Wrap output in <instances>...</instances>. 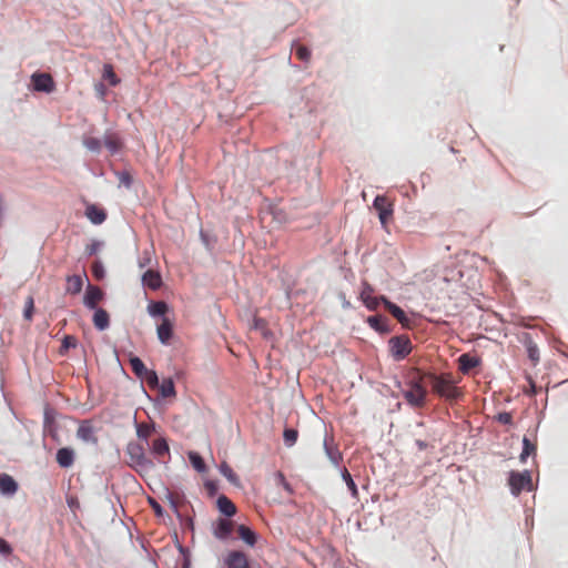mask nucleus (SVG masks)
<instances>
[{
  "label": "nucleus",
  "instance_id": "nucleus-1",
  "mask_svg": "<svg viewBox=\"0 0 568 568\" xmlns=\"http://www.w3.org/2000/svg\"><path fill=\"white\" fill-rule=\"evenodd\" d=\"M425 376L430 383L433 392L446 400L454 402L463 395L462 390L455 386L450 374L436 375L434 373H425Z\"/></svg>",
  "mask_w": 568,
  "mask_h": 568
},
{
  "label": "nucleus",
  "instance_id": "nucleus-2",
  "mask_svg": "<svg viewBox=\"0 0 568 568\" xmlns=\"http://www.w3.org/2000/svg\"><path fill=\"white\" fill-rule=\"evenodd\" d=\"M426 379L425 373L420 374L417 372V375L410 378L408 389L404 392V398L413 407H423L426 404Z\"/></svg>",
  "mask_w": 568,
  "mask_h": 568
},
{
  "label": "nucleus",
  "instance_id": "nucleus-3",
  "mask_svg": "<svg viewBox=\"0 0 568 568\" xmlns=\"http://www.w3.org/2000/svg\"><path fill=\"white\" fill-rule=\"evenodd\" d=\"M144 381L152 392L155 393V396L159 398H168L175 396V387L174 383L171 378L159 379L156 373L154 371H149L144 366Z\"/></svg>",
  "mask_w": 568,
  "mask_h": 568
},
{
  "label": "nucleus",
  "instance_id": "nucleus-4",
  "mask_svg": "<svg viewBox=\"0 0 568 568\" xmlns=\"http://www.w3.org/2000/svg\"><path fill=\"white\" fill-rule=\"evenodd\" d=\"M389 353L395 361L406 358L412 352V342L408 336H394L388 341Z\"/></svg>",
  "mask_w": 568,
  "mask_h": 568
},
{
  "label": "nucleus",
  "instance_id": "nucleus-5",
  "mask_svg": "<svg viewBox=\"0 0 568 568\" xmlns=\"http://www.w3.org/2000/svg\"><path fill=\"white\" fill-rule=\"evenodd\" d=\"M374 209L378 212V217L383 227H386L393 219L394 204L385 195H377L373 203Z\"/></svg>",
  "mask_w": 568,
  "mask_h": 568
},
{
  "label": "nucleus",
  "instance_id": "nucleus-6",
  "mask_svg": "<svg viewBox=\"0 0 568 568\" xmlns=\"http://www.w3.org/2000/svg\"><path fill=\"white\" fill-rule=\"evenodd\" d=\"M509 486L514 495H519L521 490L531 489V476L528 471H511L509 475Z\"/></svg>",
  "mask_w": 568,
  "mask_h": 568
},
{
  "label": "nucleus",
  "instance_id": "nucleus-7",
  "mask_svg": "<svg viewBox=\"0 0 568 568\" xmlns=\"http://www.w3.org/2000/svg\"><path fill=\"white\" fill-rule=\"evenodd\" d=\"M31 82L33 89L39 92L51 93L55 88L53 78L49 73H33Z\"/></svg>",
  "mask_w": 568,
  "mask_h": 568
},
{
  "label": "nucleus",
  "instance_id": "nucleus-8",
  "mask_svg": "<svg viewBox=\"0 0 568 568\" xmlns=\"http://www.w3.org/2000/svg\"><path fill=\"white\" fill-rule=\"evenodd\" d=\"M128 464L135 469L138 474H142V446L139 443H130L126 448Z\"/></svg>",
  "mask_w": 568,
  "mask_h": 568
},
{
  "label": "nucleus",
  "instance_id": "nucleus-9",
  "mask_svg": "<svg viewBox=\"0 0 568 568\" xmlns=\"http://www.w3.org/2000/svg\"><path fill=\"white\" fill-rule=\"evenodd\" d=\"M226 568H251L247 556L240 550H231L224 558Z\"/></svg>",
  "mask_w": 568,
  "mask_h": 568
},
{
  "label": "nucleus",
  "instance_id": "nucleus-10",
  "mask_svg": "<svg viewBox=\"0 0 568 568\" xmlns=\"http://www.w3.org/2000/svg\"><path fill=\"white\" fill-rule=\"evenodd\" d=\"M382 297L374 296V288L368 283H363V287L359 294V298L364 303V305L371 310H377L379 303L382 302Z\"/></svg>",
  "mask_w": 568,
  "mask_h": 568
},
{
  "label": "nucleus",
  "instance_id": "nucleus-11",
  "mask_svg": "<svg viewBox=\"0 0 568 568\" xmlns=\"http://www.w3.org/2000/svg\"><path fill=\"white\" fill-rule=\"evenodd\" d=\"M233 528L234 523L232 520L221 518L214 526L213 535L220 540H225L231 536Z\"/></svg>",
  "mask_w": 568,
  "mask_h": 568
},
{
  "label": "nucleus",
  "instance_id": "nucleus-12",
  "mask_svg": "<svg viewBox=\"0 0 568 568\" xmlns=\"http://www.w3.org/2000/svg\"><path fill=\"white\" fill-rule=\"evenodd\" d=\"M385 308L404 326H409V318L405 312L396 304L388 301L386 297H382Z\"/></svg>",
  "mask_w": 568,
  "mask_h": 568
},
{
  "label": "nucleus",
  "instance_id": "nucleus-13",
  "mask_svg": "<svg viewBox=\"0 0 568 568\" xmlns=\"http://www.w3.org/2000/svg\"><path fill=\"white\" fill-rule=\"evenodd\" d=\"M103 292L100 287L89 285L84 295V304L89 308H95L97 305L102 301Z\"/></svg>",
  "mask_w": 568,
  "mask_h": 568
},
{
  "label": "nucleus",
  "instance_id": "nucleus-14",
  "mask_svg": "<svg viewBox=\"0 0 568 568\" xmlns=\"http://www.w3.org/2000/svg\"><path fill=\"white\" fill-rule=\"evenodd\" d=\"M523 342L526 347L529 361L531 362L532 366H536L540 361V354L537 344L532 341L529 334L524 335Z\"/></svg>",
  "mask_w": 568,
  "mask_h": 568
},
{
  "label": "nucleus",
  "instance_id": "nucleus-15",
  "mask_svg": "<svg viewBox=\"0 0 568 568\" xmlns=\"http://www.w3.org/2000/svg\"><path fill=\"white\" fill-rule=\"evenodd\" d=\"M77 435L81 440H83L85 443L97 444V442H98L94 428L89 422H83L79 426V428L77 430Z\"/></svg>",
  "mask_w": 568,
  "mask_h": 568
},
{
  "label": "nucleus",
  "instance_id": "nucleus-16",
  "mask_svg": "<svg viewBox=\"0 0 568 568\" xmlns=\"http://www.w3.org/2000/svg\"><path fill=\"white\" fill-rule=\"evenodd\" d=\"M173 325L170 318L163 317L161 323L158 324L156 333L162 343H168L172 337Z\"/></svg>",
  "mask_w": 568,
  "mask_h": 568
},
{
  "label": "nucleus",
  "instance_id": "nucleus-17",
  "mask_svg": "<svg viewBox=\"0 0 568 568\" xmlns=\"http://www.w3.org/2000/svg\"><path fill=\"white\" fill-rule=\"evenodd\" d=\"M85 216L93 223V224H101L106 219V213L103 209L90 204L85 209Z\"/></svg>",
  "mask_w": 568,
  "mask_h": 568
},
{
  "label": "nucleus",
  "instance_id": "nucleus-18",
  "mask_svg": "<svg viewBox=\"0 0 568 568\" xmlns=\"http://www.w3.org/2000/svg\"><path fill=\"white\" fill-rule=\"evenodd\" d=\"M18 490L17 481L7 474L0 475V493L3 495H14Z\"/></svg>",
  "mask_w": 568,
  "mask_h": 568
},
{
  "label": "nucleus",
  "instance_id": "nucleus-19",
  "mask_svg": "<svg viewBox=\"0 0 568 568\" xmlns=\"http://www.w3.org/2000/svg\"><path fill=\"white\" fill-rule=\"evenodd\" d=\"M151 449L154 456L159 459H163L165 456L170 455L168 442L162 437L152 442Z\"/></svg>",
  "mask_w": 568,
  "mask_h": 568
},
{
  "label": "nucleus",
  "instance_id": "nucleus-20",
  "mask_svg": "<svg viewBox=\"0 0 568 568\" xmlns=\"http://www.w3.org/2000/svg\"><path fill=\"white\" fill-rule=\"evenodd\" d=\"M73 462H74V453L72 449L63 447L57 452V463L61 467L68 468V467L72 466Z\"/></svg>",
  "mask_w": 568,
  "mask_h": 568
},
{
  "label": "nucleus",
  "instance_id": "nucleus-21",
  "mask_svg": "<svg viewBox=\"0 0 568 568\" xmlns=\"http://www.w3.org/2000/svg\"><path fill=\"white\" fill-rule=\"evenodd\" d=\"M459 369L463 373H468L470 369L477 367L480 363L479 358L469 354H463L458 358Z\"/></svg>",
  "mask_w": 568,
  "mask_h": 568
},
{
  "label": "nucleus",
  "instance_id": "nucleus-22",
  "mask_svg": "<svg viewBox=\"0 0 568 568\" xmlns=\"http://www.w3.org/2000/svg\"><path fill=\"white\" fill-rule=\"evenodd\" d=\"M169 310V306L165 302L163 301H159V302H151L149 305H148V312L150 313L151 316H153L154 318H160L162 320L163 317H166L165 314Z\"/></svg>",
  "mask_w": 568,
  "mask_h": 568
},
{
  "label": "nucleus",
  "instance_id": "nucleus-23",
  "mask_svg": "<svg viewBox=\"0 0 568 568\" xmlns=\"http://www.w3.org/2000/svg\"><path fill=\"white\" fill-rule=\"evenodd\" d=\"M83 280L81 275H70L67 277L65 291L69 294L75 295L82 291Z\"/></svg>",
  "mask_w": 568,
  "mask_h": 568
},
{
  "label": "nucleus",
  "instance_id": "nucleus-24",
  "mask_svg": "<svg viewBox=\"0 0 568 568\" xmlns=\"http://www.w3.org/2000/svg\"><path fill=\"white\" fill-rule=\"evenodd\" d=\"M387 322H388L387 318L382 315L369 316L367 318L368 325L379 333H388L389 332Z\"/></svg>",
  "mask_w": 568,
  "mask_h": 568
},
{
  "label": "nucleus",
  "instance_id": "nucleus-25",
  "mask_svg": "<svg viewBox=\"0 0 568 568\" xmlns=\"http://www.w3.org/2000/svg\"><path fill=\"white\" fill-rule=\"evenodd\" d=\"M109 323H110V318H109L108 312L103 308H98L93 315L94 326L98 329L103 331L109 326Z\"/></svg>",
  "mask_w": 568,
  "mask_h": 568
},
{
  "label": "nucleus",
  "instance_id": "nucleus-26",
  "mask_svg": "<svg viewBox=\"0 0 568 568\" xmlns=\"http://www.w3.org/2000/svg\"><path fill=\"white\" fill-rule=\"evenodd\" d=\"M217 507L222 514L229 517L236 513L235 505L226 496H220L217 498Z\"/></svg>",
  "mask_w": 568,
  "mask_h": 568
},
{
  "label": "nucleus",
  "instance_id": "nucleus-27",
  "mask_svg": "<svg viewBox=\"0 0 568 568\" xmlns=\"http://www.w3.org/2000/svg\"><path fill=\"white\" fill-rule=\"evenodd\" d=\"M144 285L149 286L152 290H156L162 285L161 275L154 271L144 272Z\"/></svg>",
  "mask_w": 568,
  "mask_h": 568
},
{
  "label": "nucleus",
  "instance_id": "nucleus-28",
  "mask_svg": "<svg viewBox=\"0 0 568 568\" xmlns=\"http://www.w3.org/2000/svg\"><path fill=\"white\" fill-rule=\"evenodd\" d=\"M237 534L240 536V538L245 542L247 544L248 546H254L255 542H256V535L255 532L250 529L248 527L244 526V525H240L237 527Z\"/></svg>",
  "mask_w": 568,
  "mask_h": 568
},
{
  "label": "nucleus",
  "instance_id": "nucleus-29",
  "mask_svg": "<svg viewBox=\"0 0 568 568\" xmlns=\"http://www.w3.org/2000/svg\"><path fill=\"white\" fill-rule=\"evenodd\" d=\"M187 456H189L190 463L192 464V466L195 470H197L199 473H204L206 470L205 463H204L203 458L197 453L190 452Z\"/></svg>",
  "mask_w": 568,
  "mask_h": 568
},
{
  "label": "nucleus",
  "instance_id": "nucleus-30",
  "mask_svg": "<svg viewBox=\"0 0 568 568\" xmlns=\"http://www.w3.org/2000/svg\"><path fill=\"white\" fill-rule=\"evenodd\" d=\"M523 452L520 454L521 462H525L526 458L536 453V445L531 443L527 437L523 439Z\"/></svg>",
  "mask_w": 568,
  "mask_h": 568
},
{
  "label": "nucleus",
  "instance_id": "nucleus-31",
  "mask_svg": "<svg viewBox=\"0 0 568 568\" xmlns=\"http://www.w3.org/2000/svg\"><path fill=\"white\" fill-rule=\"evenodd\" d=\"M298 437V432L294 428H286L283 433L284 443L287 447H292Z\"/></svg>",
  "mask_w": 568,
  "mask_h": 568
},
{
  "label": "nucleus",
  "instance_id": "nucleus-32",
  "mask_svg": "<svg viewBox=\"0 0 568 568\" xmlns=\"http://www.w3.org/2000/svg\"><path fill=\"white\" fill-rule=\"evenodd\" d=\"M104 144L112 153L116 152L121 146L120 140L114 134L106 135L104 138Z\"/></svg>",
  "mask_w": 568,
  "mask_h": 568
},
{
  "label": "nucleus",
  "instance_id": "nucleus-33",
  "mask_svg": "<svg viewBox=\"0 0 568 568\" xmlns=\"http://www.w3.org/2000/svg\"><path fill=\"white\" fill-rule=\"evenodd\" d=\"M103 79L106 80L111 85H116L119 79L113 71L112 65L105 64L103 68Z\"/></svg>",
  "mask_w": 568,
  "mask_h": 568
},
{
  "label": "nucleus",
  "instance_id": "nucleus-34",
  "mask_svg": "<svg viewBox=\"0 0 568 568\" xmlns=\"http://www.w3.org/2000/svg\"><path fill=\"white\" fill-rule=\"evenodd\" d=\"M83 144L88 150L92 152H99L101 150V141L93 136L84 138Z\"/></svg>",
  "mask_w": 568,
  "mask_h": 568
},
{
  "label": "nucleus",
  "instance_id": "nucleus-35",
  "mask_svg": "<svg viewBox=\"0 0 568 568\" xmlns=\"http://www.w3.org/2000/svg\"><path fill=\"white\" fill-rule=\"evenodd\" d=\"M92 275L97 281H101L105 276V270L100 261H94L91 267Z\"/></svg>",
  "mask_w": 568,
  "mask_h": 568
},
{
  "label": "nucleus",
  "instance_id": "nucleus-36",
  "mask_svg": "<svg viewBox=\"0 0 568 568\" xmlns=\"http://www.w3.org/2000/svg\"><path fill=\"white\" fill-rule=\"evenodd\" d=\"M77 344H78V341L74 336L65 335L64 338L62 339L60 353L64 354L69 348L77 347Z\"/></svg>",
  "mask_w": 568,
  "mask_h": 568
},
{
  "label": "nucleus",
  "instance_id": "nucleus-37",
  "mask_svg": "<svg viewBox=\"0 0 568 568\" xmlns=\"http://www.w3.org/2000/svg\"><path fill=\"white\" fill-rule=\"evenodd\" d=\"M295 54L297 59L304 62H308L311 59V51L307 47L297 44L295 48Z\"/></svg>",
  "mask_w": 568,
  "mask_h": 568
},
{
  "label": "nucleus",
  "instance_id": "nucleus-38",
  "mask_svg": "<svg viewBox=\"0 0 568 568\" xmlns=\"http://www.w3.org/2000/svg\"><path fill=\"white\" fill-rule=\"evenodd\" d=\"M220 470L231 483L236 481L237 476L227 463H222L220 466Z\"/></svg>",
  "mask_w": 568,
  "mask_h": 568
},
{
  "label": "nucleus",
  "instance_id": "nucleus-39",
  "mask_svg": "<svg viewBox=\"0 0 568 568\" xmlns=\"http://www.w3.org/2000/svg\"><path fill=\"white\" fill-rule=\"evenodd\" d=\"M132 371L136 377L142 378V359L138 356L130 357Z\"/></svg>",
  "mask_w": 568,
  "mask_h": 568
},
{
  "label": "nucleus",
  "instance_id": "nucleus-40",
  "mask_svg": "<svg viewBox=\"0 0 568 568\" xmlns=\"http://www.w3.org/2000/svg\"><path fill=\"white\" fill-rule=\"evenodd\" d=\"M33 310H34L33 297L29 296L27 298V301H26V307H24V312H23V317L27 321H31L32 320Z\"/></svg>",
  "mask_w": 568,
  "mask_h": 568
},
{
  "label": "nucleus",
  "instance_id": "nucleus-41",
  "mask_svg": "<svg viewBox=\"0 0 568 568\" xmlns=\"http://www.w3.org/2000/svg\"><path fill=\"white\" fill-rule=\"evenodd\" d=\"M102 246H103V243L101 241L94 240L90 244L87 245L85 253L90 256L95 255L101 250Z\"/></svg>",
  "mask_w": 568,
  "mask_h": 568
},
{
  "label": "nucleus",
  "instance_id": "nucleus-42",
  "mask_svg": "<svg viewBox=\"0 0 568 568\" xmlns=\"http://www.w3.org/2000/svg\"><path fill=\"white\" fill-rule=\"evenodd\" d=\"M496 418L499 423L505 425H509L513 422V415L507 412L499 413Z\"/></svg>",
  "mask_w": 568,
  "mask_h": 568
},
{
  "label": "nucleus",
  "instance_id": "nucleus-43",
  "mask_svg": "<svg viewBox=\"0 0 568 568\" xmlns=\"http://www.w3.org/2000/svg\"><path fill=\"white\" fill-rule=\"evenodd\" d=\"M119 181L124 186L129 187L132 183V178L129 172H120L119 174Z\"/></svg>",
  "mask_w": 568,
  "mask_h": 568
},
{
  "label": "nucleus",
  "instance_id": "nucleus-44",
  "mask_svg": "<svg viewBox=\"0 0 568 568\" xmlns=\"http://www.w3.org/2000/svg\"><path fill=\"white\" fill-rule=\"evenodd\" d=\"M344 477H345L347 487L352 490L353 495L355 496L357 494V487L347 470L345 471Z\"/></svg>",
  "mask_w": 568,
  "mask_h": 568
},
{
  "label": "nucleus",
  "instance_id": "nucleus-45",
  "mask_svg": "<svg viewBox=\"0 0 568 568\" xmlns=\"http://www.w3.org/2000/svg\"><path fill=\"white\" fill-rule=\"evenodd\" d=\"M11 551V546L3 538L0 537V554L10 555Z\"/></svg>",
  "mask_w": 568,
  "mask_h": 568
},
{
  "label": "nucleus",
  "instance_id": "nucleus-46",
  "mask_svg": "<svg viewBox=\"0 0 568 568\" xmlns=\"http://www.w3.org/2000/svg\"><path fill=\"white\" fill-rule=\"evenodd\" d=\"M148 501L152 506V508L154 509L155 514L158 516H161L162 515V508L159 505V503H156V500L154 498H152V497H148Z\"/></svg>",
  "mask_w": 568,
  "mask_h": 568
},
{
  "label": "nucleus",
  "instance_id": "nucleus-47",
  "mask_svg": "<svg viewBox=\"0 0 568 568\" xmlns=\"http://www.w3.org/2000/svg\"><path fill=\"white\" fill-rule=\"evenodd\" d=\"M133 420H134L138 438L140 439V438H142V424H140L138 422V410L134 412Z\"/></svg>",
  "mask_w": 568,
  "mask_h": 568
},
{
  "label": "nucleus",
  "instance_id": "nucleus-48",
  "mask_svg": "<svg viewBox=\"0 0 568 568\" xmlns=\"http://www.w3.org/2000/svg\"><path fill=\"white\" fill-rule=\"evenodd\" d=\"M277 478L281 479L284 489H286L287 491H292L290 484L285 480V477H284V475L282 473L277 474Z\"/></svg>",
  "mask_w": 568,
  "mask_h": 568
},
{
  "label": "nucleus",
  "instance_id": "nucleus-49",
  "mask_svg": "<svg viewBox=\"0 0 568 568\" xmlns=\"http://www.w3.org/2000/svg\"><path fill=\"white\" fill-rule=\"evenodd\" d=\"M152 430H153V425H149V424L144 423V428H143L144 439L151 435Z\"/></svg>",
  "mask_w": 568,
  "mask_h": 568
},
{
  "label": "nucleus",
  "instance_id": "nucleus-50",
  "mask_svg": "<svg viewBox=\"0 0 568 568\" xmlns=\"http://www.w3.org/2000/svg\"><path fill=\"white\" fill-rule=\"evenodd\" d=\"M417 445L420 449H424L426 447V444H424L423 442L418 440L417 442Z\"/></svg>",
  "mask_w": 568,
  "mask_h": 568
},
{
  "label": "nucleus",
  "instance_id": "nucleus-51",
  "mask_svg": "<svg viewBox=\"0 0 568 568\" xmlns=\"http://www.w3.org/2000/svg\"><path fill=\"white\" fill-rule=\"evenodd\" d=\"M144 395L146 396V398L151 399V396L148 395L145 392H144Z\"/></svg>",
  "mask_w": 568,
  "mask_h": 568
}]
</instances>
